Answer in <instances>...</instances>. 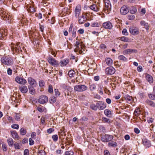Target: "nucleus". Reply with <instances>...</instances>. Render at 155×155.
Masks as SVG:
<instances>
[{
    "mask_svg": "<svg viewBox=\"0 0 155 155\" xmlns=\"http://www.w3.org/2000/svg\"><path fill=\"white\" fill-rule=\"evenodd\" d=\"M0 16L5 20H9L10 18L9 12H8L3 8H1L0 10Z\"/></svg>",
    "mask_w": 155,
    "mask_h": 155,
    "instance_id": "1",
    "label": "nucleus"
},
{
    "mask_svg": "<svg viewBox=\"0 0 155 155\" xmlns=\"http://www.w3.org/2000/svg\"><path fill=\"white\" fill-rule=\"evenodd\" d=\"M1 61L2 64L8 66L12 65L13 63V59L8 56L2 58Z\"/></svg>",
    "mask_w": 155,
    "mask_h": 155,
    "instance_id": "2",
    "label": "nucleus"
},
{
    "mask_svg": "<svg viewBox=\"0 0 155 155\" xmlns=\"http://www.w3.org/2000/svg\"><path fill=\"white\" fill-rule=\"evenodd\" d=\"M89 8L94 12H99L101 11V4L99 2H95L89 6Z\"/></svg>",
    "mask_w": 155,
    "mask_h": 155,
    "instance_id": "3",
    "label": "nucleus"
},
{
    "mask_svg": "<svg viewBox=\"0 0 155 155\" xmlns=\"http://www.w3.org/2000/svg\"><path fill=\"white\" fill-rule=\"evenodd\" d=\"M47 60L51 65L54 66L58 67L59 64L58 61L51 56H49Z\"/></svg>",
    "mask_w": 155,
    "mask_h": 155,
    "instance_id": "4",
    "label": "nucleus"
},
{
    "mask_svg": "<svg viewBox=\"0 0 155 155\" xmlns=\"http://www.w3.org/2000/svg\"><path fill=\"white\" fill-rule=\"evenodd\" d=\"M87 87L84 85H77L74 86V90L78 92L85 91L87 89Z\"/></svg>",
    "mask_w": 155,
    "mask_h": 155,
    "instance_id": "5",
    "label": "nucleus"
},
{
    "mask_svg": "<svg viewBox=\"0 0 155 155\" xmlns=\"http://www.w3.org/2000/svg\"><path fill=\"white\" fill-rule=\"evenodd\" d=\"M104 11L106 13H108L110 12L111 9V5L109 0H106L104 1Z\"/></svg>",
    "mask_w": 155,
    "mask_h": 155,
    "instance_id": "6",
    "label": "nucleus"
},
{
    "mask_svg": "<svg viewBox=\"0 0 155 155\" xmlns=\"http://www.w3.org/2000/svg\"><path fill=\"white\" fill-rule=\"evenodd\" d=\"M20 43L18 42L15 45L13 43H12L11 45V47L12 50L13 51H15L16 52L21 51H22V50L20 46L19 45Z\"/></svg>",
    "mask_w": 155,
    "mask_h": 155,
    "instance_id": "7",
    "label": "nucleus"
},
{
    "mask_svg": "<svg viewBox=\"0 0 155 155\" xmlns=\"http://www.w3.org/2000/svg\"><path fill=\"white\" fill-rule=\"evenodd\" d=\"M113 137L112 135L105 134L101 137V140L104 142H107L112 140Z\"/></svg>",
    "mask_w": 155,
    "mask_h": 155,
    "instance_id": "8",
    "label": "nucleus"
},
{
    "mask_svg": "<svg viewBox=\"0 0 155 155\" xmlns=\"http://www.w3.org/2000/svg\"><path fill=\"white\" fill-rule=\"evenodd\" d=\"M48 97L45 95H41L38 99V102L41 104H43L48 101Z\"/></svg>",
    "mask_w": 155,
    "mask_h": 155,
    "instance_id": "9",
    "label": "nucleus"
},
{
    "mask_svg": "<svg viewBox=\"0 0 155 155\" xmlns=\"http://www.w3.org/2000/svg\"><path fill=\"white\" fill-rule=\"evenodd\" d=\"M106 74L107 75L113 74L115 71V69L112 67H109L105 69Z\"/></svg>",
    "mask_w": 155,
    "mask_h": 155,
    "instance_id": "10",
    "label": "nucleus"
},
{
    "mask_svg": "<svg viewBox=\"0 0 155 155\" xmlns=\"http://www.w3.org/2000/svg\"><path fill=\"white\" fill-rule=\"evenodd\" d=\"M81 11V6L80 5H78L76 7L74 10V14L76 18H78L79 16Z\"/></svg>",
    "mask_w": 155,
    "mask_h": 155,
    "instance_id": "11",
    "label": "nucleus"
},
{
    "mask_svg": "<svg viewBox=\"0 0 155 155\" xmlns=\"http://www.w3.org/2000/svg\"><path fill=\"white\" fill-rule=\"evenodd\" d=\"M103 27L105 29H111L113 27L112 23L110 21H107L103 23Z\"/></svg>",
    "mask_w": 155,
    "mask_h": 155,
    "instance_id": "12",
    "label": "nucleus"
},
{
    "mask_svg": "<svg viewBox=\"0 0 155 155\" xmlns=\"http://www.w3.org/2000/svg\"><path fill=\"white\" fill-rule=\"evenodd\" d=\"M15 81L17 83L20 84H25L27 82L25 79L18 76L16 77Z\"/></svg>",
    "mask_w": 155,
    "mask_h": 155,
    "instance_id": "13",
    "label": "nucleus"
},
{
    "mask_svg": "<svg viewBox=\"0 0 155 155\" xmlns=\"http://www.w3.org/2000/svg\"><path fill=\"white\" fill-rule=\"evenodd\" d=\"M129 11V8L125 5L123 6L120 8V12L123 15L127 14Z\"/></svg>",
    "mask_w": 155,
    "mask_h": 155,
    "instance_id": "14",
    "label": "nucleus"
},
{
    "mask_svg": "<svg viewBox=\"0 0 155 155\" xmlns=\"http://www.w3.org/2000/svg\"><path fill=\"white\" fill-rule=\"evenodd\" d=\"M130 33L133 35H137L139 33V31L137 28L135 27H131L129 29Z\"/></svg>",
    "mask_w": 155,
    "mask_h": 155,
    "instance_id": "15",
    "label": "nucleus"
},
{
    "mask_svg": "<svg viewBox=\"0 0 155 155\" xmlns=\"http://www.w3.org/2000/svg\"><path fill=\"white\" fill-rule=\"evenodd\" d=\"M142 143L147 147H149L151 145L150 141L146 139H142Z\"/></svg>",
    "mask_w": 155,
    "mask_h": 155,
    "instance_id": "16",
    "label": "nucleus"
},
{
    "mask_svg": "<svg viewBox=\"0 0 155 155\" xmlns=\"http://www.w3.org/2000/svg\"><path fill=\"white\" fill-rule=\"evenodd\" d=\"M78 18V23L79 24H83L86 21V18L83 15H82L80 16H79Z\"/></svg>",
    "mask_w": 155,
    "mask_h": 155,
    "instance_id": "17",
    "label": "nucleus"
},
{
    "mask_svg": "<svg viewBox=\"0 0 155 155\" xmlns=\"http://www.w3.org/2000/svg\"><path fill=\"white\" fill-rule=\"evenodd\" d=\"M97 108L100 110H103L106 107V106L104 103L99 101L97 103Z\"/></svg>",
    "mask_w": 155,
    "mask_h": 155,
    "instance_id": "18",
    "label": "nucleus"
},
{
    "mask_svg": "<svg viewBox=\"0 0 155 155\" xmlns=\"http://www.w3.org/2000/svg\"><path fill=\"white\" fill-rule=\"evenodd\" d=\"M28 83L30 84V86H35L36 85L37 83L35 80L31 77H29L28 79Z\"/></svg>",
    "mask_w": 155,
    "mask_h": 155,
    "instance_id": "19",
    "label": "nucleus"
},
{
    "mask_svg": "<svg viewBox=\"0 0 155 155\" xmlns=\"http://www.w3.org/2000/svg\"><path fill=\"white\" fill-rule=\"evenodd\" d=\"M137 51L135 50L132 49H127L123 51V53L124 55L127 54H130L133 52H136Z\"/></svg>",
    "mask_w": 155,
    "mask_h": 155,
    "instance_id": "20",
    "label": "nucleus"
},
{
    "mask_svg": "<svg viewBox=\"0 0 155 155\" xmlns=\"http://www.w3.org/2000/svg\"><path fill=\"white\" fill-rule=\"evenodd\" d=\"M7 34L6 30L2 29H0V39L4 38V37Z\"/></svg>",
    "mask_w": 155,
    "mask_h": 155,
    "instance_id": "21",
    "label": "nucleus"
},
{
    "mask_svg": "<svg viewBox=\"0 0 155 155\" xmlns=\"http://www.w3.org/2000/svg\"><path fill=\"white\" fill-rule=\"evenodd\" d=\"M145 104L146 105L150 107H155V103L153 101L149 99H147L145 101Z\"/></svg>",
    "mask_w": 155,
    "mask_h": 155,
    "instance_id": "22",
    "label": "nucleus"
},
{
    "mask_svg": "<svg viewBox=\"0 0 155 155\" xmlns=\"http://www.w3.org/2000/svg\"><path fill=\"white\" fill-rule=\"evenodd\" d=\"M69 61L68 59H64L63 60H61L60 62V65L61 67H63L66 66L69 62Z\"/></svg>",
    "mask_w": 155,
    "mask_h": 155,
    "instance_id": "23",
    "label": "nucleus"
},
{
    "mask_svg": "<svg viewBox=\"0 0 155 155\" xmlns=\"http://www.w3.org/2000/svg\"><path fill=\"white\" fill-rule=\"evenodd\" d=\"M19 88L20 91L23 93H25L28 92V89L26 86H20Z\"/></svg>",
    "mask_w": 155,
    "mask_h": 155,
    "instance_id": "24",
    "label": "nucleus"
},
{
    "mask_svg": "<svg viewBox=\"0 0 155 155\" xmlns=\"http://www.w3.org/2000/svg\"><path fill=\"white\" fill-rule=\"evenodd\" d=\"M106 63L108 66H111L113 64V60L110 58H106L105 59Z\"/></svg>",
    "mask_w": 155,
    "mask_h": 155,
    "instance_id": "25",
    "label": "nucleus"
},
{
    "mask_svg": "<svg viewBox=\"0 0 155 155\" xmlns=\"http://www.w3.org/2000/svg\"><path fill=\"white\" fill-rule=\"evenodd\" d=\"M75 46L76 47V48L74 49V51L76 52V51L77 50H79L80 49V48H81V47H83V45L80 44V43L78 41L76 42L75 45Z\"/></svg>",
    "mask_w": 155,
    "mask_h": 155,
    "instance_id": "26",
    "label": "nucleus"
},
{
    "mask_svg": "<svg viewBox=\"0 0 155 155\" xmlns=\"http://www.w3.org/2000/svg\"><path fill=\"white\" fill-rule=\"evenodd\" d=\"M29 91V93L32 95H34L35 93V88L32 86H28Z\"/></svg>",
    "mask_w": 155,
    "mask_h": 155,
    "instance_id": "27",
    "label": "nucleus"
},
{
    "mask_svg": "<svg viewBox=\"0 0 155 155\" xmlns=\"http://www.w3.org/2000/svg\"><path fill=\"white\" fill-rule=\"evenodd\" d=\"M146 79L147 81L150 83H151L153 82V80L152 76L149 75L147 74L146 76Z\"/></svg>",
    "mask_w": 155,
    "mask_h": 155,
    "instance_id": "28",
    "label": "nucleus"
},
{
    "mask_svg": "<svg viewBox=\"0 0 155 155\" xmlns=\"http://www.w3.org/2000/svg\"><path fill=\"white\" fill-rule=\"evenodd\" d=\"M117 143L114 141H112L108 143V145L110 147H115L117 146Z\"/></svg>",
    "mask_w": 155,
    "mask_h": 155,
    "instance_id": "29",
    "label": "nucleus"
},
{
    "mask_svg": "<svg viewBox=\"0 0 155 155\" xmlns=\"http://www.w3.org/2000/svg\"><path fill=\"white\" fill-rule=\"evenodd\" d=\"M140 24L142 26H144V27L147 30L149 29V26L148 23L145 22L144 21H142L140 22Z\"/></svg>",
    "mask_w": 155,
    "mask_h": 155,
    "instance_id": "30",
    "label": "nucleus"
},
{
    "mask_svg": "<svg viewBox=\"0 0 155 155\" xmlns=\"http://www.w3.org/2000/svg\"><path fill=\"white\" fill-rule=\"evenodd\" d=\"M11 134L13 138L14 139H18L19 136L18 135L17 133L15 131H13L11 132Z\"/></svg>",
    "mask_w": 155,
    "mask_h": 155,
    "instance_id": "31",
    "label": "nucleus"
},
{
    "mask_svg": "<svg viewBox=\"0 0 155 155\" xmlns=\"http://www.w3.org/2000/svg\"><path fill=\"white\" fill-rule=\"evenodd\" d=\"M79 50H77L76 51V52L79 51V53L80 54H84L85 52V47L84 45H83V47L80 48Z\"/></svg>",
    "mask_w": 155,
    "mask_h": 155,
    "instance_id": "32",
    "label": "nucleus"
},
{
    "mask_svg": "<svg viewBox=\"0 0 155 155\" xmlns=\"http://www.w3.org/2000/svg\"><path fill=\"white\" fill-rule=\"evenodd\" d=\"M119 39L125 42H129V39L127 37L125 36H123L119 38Z\"/></svg>",
    "mask_w": 155,
    "mask_h": 155,
    "instance_id": "33",
    "label": "nucleus"
},
{
    "mask_svg": "<svg viewBox=\"0 0 155 155\" xmlns=\"http://www.w3.org/2000/svg\"><path fill=\"white\" fill-rule=\"evenodd\" d=\"M7 142L10 147H12L14 143L13 140L12 138H9L7 139Z\"/></svg>",
    "mask_w": 155,
    "mask_h": 155,
    "instance_id": "34",
    "label": "nucleus"
},
{
    "mask_svg": "<svg viewBox=\"0 0 155 155\" xmlns=\"http://www.w3.org/2000/svg\"><path fill=\"white\" fill-rule=\"evenodd\" d=\"M61 87L65 90L68 91L70 90L71 89V87L65 84H62L61 85Z\"/></svg>",
    "mask_w": 155,
    "mask_h": 155,
    "instance_id": "35",
    "label": "nucleus"
},
{
    "mask_svg": "<svg viewBox=\"0 0 155 155\" xmlns=\"http://www.w3.org/2000/svg\"><path fill=\"white\" fill-rule=\"evenodd\" d=\"M140 114V111L139 108H137L134 112V114L136 116H138Z\"/></svg>",
    "mask_w": 155,
    "mask_h": 155,
    "instance_id": "36",
    "label": "nucleus"
},
{
    "mask_svg": "<svg viewBox=\"0 0 155 155\" xmlns=\"http://www.w3.org/2000/svg\"><path fill=\"white\" fill-rule=\"evenodd\" d=\"M20 132L21 135H24L26 134L27 131L24 128H21L20 130Z\"/></svg>",
    "mask_w": 155,
    "mask_h": 155,
    "instance_id": "37",
    "label": "nucleus"
},
{
    "mask_svg": "<svg viewBox=\"0 0 155 155\" xmlns=\"http://www.w3.org/2000/svg\"><path fill=\"white\" fill-rule=\"evenodd\" d=\"M75 74V72L74 70H71L68 72V74L69 76L71 78L73 77L74 75Z\"/></svg>",
    "mask_w": 155,
    "mask_h": 155,
    "instance_id": "38",
    "label": "nucleus"
},
{
    "mask_svg": "<svg viewBox=\"0 0 155 155\" xmlns=\"http://www.w3.org/2000/svg\"><path fill=\"white\" fill-rule=\"evenodd\" d=\"M56 101V97L54 96H53L51 97L50 99V102L51 103L53 104L55 103Z\"/></svg>",
    "mask_w": 155,
    "mask_h": 155,
    "instance_id": "39",
    "label": "nucleus"
},
{
    "mask_svg": "<svg viewBox=\"0 0 155 155\" xmlns=\"http://www.w3.org/2000/svg\"><path fill=\"white\" fill-rule=\"evenodd\" d=\"M27 11L31 13H33L35 12V9L34 8L31 6H30L29 8L27 9Z\"/></svg>",
    "mask_w": 155,
    "mask_h": 155,
    "instance_id": "40",
    "label": "nucleus"
},
{
    "mask_svg": "<svg viewBox=\"0 0 155 155\" xmlns=\"http://www.w3.org/2000/svg\"><path fill=\"white\" fill-rule=\"evenodd\" d=\"M55 18L54 17H52L51 19H48L47 22L48 23H50L51 24H53L55 22Z\"/></svg>",
    "mask_w": 155,
    "mask_h": 155,
    "instance_id": "41",
    "label": "nucleus"
},
{
    "mask_svg": "<svg viewBox=\"0 0 155 155\" xmlns=\"http://www.w3.org/2000/svg\"><path fill=\"white\" fill-rule=\"evenodd\" d=\"M118 59L120 60H121L124 61H127V58L124 56L120 55L118 56Z\"/></svg>",
    "mask_w": 155,
    "mask_h": 155,
    "instance_id": "42",
    "label": "nucleus"
},
{
    "mask_svg": "<svg viewBox=\"0 0 155 155\" xmlns=\"http://www.w3.org/2000/svg\"><path fill=\"white\" fill-rule=\"evenodd\" d=\"M100 26V24L97 22L92 23L91 25L92 27H99Z\"/></svg>",
    "mask_w": 155,
    "mask_h": 155,
    "instance_id": "43",
    "label": "nucleus"
},
{
    "mask_svg": "<svg viewBox=\"0 0 155 155\" xmlns=\"http://www.w3.org/2000/svg\"><path fill=\"white\" fill-rule=\"evenodd\" d=\"M90 108L92 110H96L97 109V105L94 104H92L90 106Z\"/></svg>",
    "mask_w": 155,
    "mask_h": 155,
    "instance_id": "44",
    "label": "nucleus"
},
{
    "mask_svg": "<svg viewBox=\"0 0 155 155\" xmlns=\"http://www.w3.org/2000/svg\"><path fill=\"white\" fill-rule=\"evenodd\" d=\"M39 85L41 87L43 88L45 86V83L44 81L41 80L39 81Z\"/></svg>",
    "mask_w": 155,
    "mask_h": 155,
    "instance_id": "45",
    "label": "nucleus"
},
{
    "mask_svg": "<svg viewBox=\"0 0 155 155\" xmlns=\"http://www.w3.org/2000/svg\"><path fill=\"white\" fill-rule=\"evenodd\" d=\"M53 89L52 85L50 84L49 85L48 88V91L50 93H53Z\"/></svg>",
    "mask_w": 155,
    "mask_h": 155,
    "instance_id": "46",
    "label": "nucleus"
},
{
    "mask_svg": "<svg viewBox=\"0 0 155 155\" xmlns=\"http://www.w3.org/2000/svg\"><path fill=\"white\" fill-rule=\"evenodd\" d=\"M149 98L152 100H155V94L153 93L150 94H148Z\"/></svg>",
    "mask_w": 155,
    "mask_h": 155,
    "instance_id": "47",
    "label": "nucleus"
},
{
    "mask_svg": "<svg viewBox=\"0 0 155 155\" xmlns=\"http://www.w3.org/2000/svg\"><path fill=\"white\" fill-rule=\"evenodd\" d=\"M104 114L106 115L109 116L111 114V111L108 109H106L104 110Z\"/></svg>",
    "mask_w": 155,
    "mask_h": 155,
    "instance_id": "48",
    "label": "nucleus"
},
{
    "mask_svg": "<svg viewBox=\"0 0 155 155\" xmlns=\"http://www.w3.org/2000/svg\"><path fill=\"white\" fill-rule=\"evenodd\" d=\"M52 138L54 142H56L58 140V136L56 134L53 135L52 137Z\"/></svg>",
    "mask_w": 155,
    "mask_h": 155,
    "instance_id": "49",
    "label": "nucleus"
},
{
    "mask_svg": "<svg viewBox=\"0 0 155 155\" xmlns=\"http://www.w3.org/2000/svg\"><path fill=\"white\" fill-rule=\"evenodd\" d=\"M76 28H74L72 32V37H73L75 38L76 37Z\"/></svg>",
    "mask_w": 155,
    "mask_h": 155,
    "instance_id": "50",
    "label": "nucleus"
},
{
    "mask_svg": "<svg viewBox=\"0 0 155 155\" xmlns=\"http://www.w3.org/2000/svg\"><path fill=\"white\" fill-rule=\"evenodd\" d=\"M102 120L104 122V123H110V120L109 119H108L107 118L105 117H102Z\"/></svg>",
    "mask_w": 155,
    "mask_h": 155,
    "instance_id": "51",
    "label": "nucleus"
},
{
    "mask_svg": "<svg viewBox=\"0 0 155 155\" xmlns=\"http://www.w3.org/2000/svg\"><path fill=\"white\" fill-rule=\"evenodd\" d=\"M137 9L134 7H132V9L130 10V12L132 14H135L137 12Z\"/></svg>",
    "mask_w": 155,
    "mask_h": 155,
    "instance_id": "52",
    "label": "nucleus"
},
{
    "mask_svg": "<svg viewBox=\"0 0 155 155\" xmlns=\"http://www.w3.org/2000/svg\"><path fill=\"white\" fill-rule=\"evenodd\" d=\"M96 86L94 84H91L90 85L89 88L91 91H93L96 89Z\"/></svg>",
    "mask_w": 155,
    "mask_h": 155,
    "instance_id": "53",
    "label": "nucleus"
},
{
    "mask_svg": "<svg viewBox=\"0 0 155 155\" xmlns=\"http://www.w3.org/2000/svg\"><path fill=\"white\" fill-rule=\"evenodd\" d=\"M125 98L126 100L129 101L132 100L133 99V98L131 96H130L128 95H126Z\"/></svg>",
    "mask_w": 155,
    "mask_h": 155,
    "instance_id": "54",
    "label": "nucleus"
},
{
    "mask_svg": "<svg viewBox=\"0 0 155 155\" xmlns=\"http://www.w3.org/2000/svg\"><path fill=\"white\" fill-rule=\"evenodd\" d=\"M11 127L12 128L18 129L19 128V126L18 124H14L12 125Z\"/></svg>",
    "mask_w": 155,
    "mask_h": 155,
    "instance_id": "55",
    "label": "nucleus"
},
{
    "mask_svg": "<svg viewBox=\"0 0 155 155\" xmlns=\"http://www.w3.org/2000/svg\"><path fill=\"white\" fill-rule=\"evenodd\" d=\"M45 151L43 150H39L38 152V155H45Z\"/></svg>",
    "mask_w": 155,
    "mask_h": 155,
    "instance_id": "56",
    "label": "nucleus"
},
{
    "mask_svg": "<svg viewBox=\"0 0 155 155\" xmlns=\"http://www.w3.org/2000/svg\"><path fill=\"white\" fill-rule=\"evenodd\" d=\"M14 146L15 149H19L21 148V147L18 143H15Z\"/></svg>",
    "mask_w": 155,
    "mask_h": 155,
    "instance_id": "57",
    "label": "nucleus"
},
{
    "mask_svg": "<svg viewBox=\"0 0 155 155\" xmlns=\"http://www.w3.org/2000/svg\"><path fill=\"white\" fill-rule=\"evenodd\" d=\"M128 19L130 20H133L135 18V16L133 14L128 15Z\"/></svg>",
    "mask_w": 155,
    "mask_h": 155,
    "instance_id": "58",
    "label": "nucleus"
},
{
    "mask_svg": "<svg viewBox=\"0 0 155 155\" xmlns=\"http://www.w3.org/2000/svg\"><path fill=\"white\" fill-rule=\"evenodd\" d=\"M99 48L102 49L104 50L107 48V46L104 44H101L100 45Z\"/></svg>",
    "mask_w": 155,
    "mask_h": 155,
    "instance_id": "59",
    "label": "nucleus"
},
{
    "mask_svg": "<svg viewBox=\"0 0 155 155\" xmlns=\"http://www.w3.org/2000/svg\"><path fill=\"white\" fill-rule=\"evenodd\" d=\"M54 93L56 96L58 97L60 95V93L58 89L54 90Z\"/></svg>",
    "mask_w": 155,
    "mask_h": 155,
    "instance_id": "60",
    "label": "nucleus"
},
{
    "mask_svg": "<svg viewBox=\"0 0 155 155\" xmlns=\"http://www.w3.org/2000/svg\"><path fill=\"white\" fill-rule=\"evenodd\" d=\"M2 147L3 151H6L7 150V146L6 144H2Z\"/></svg>",
    "mask_w": 155,
    "mask_h": 155,
    "instance_id": "61",
    "label": "nucleus"
},
{
    "mask_svg": "<svg viewBox=\"0 0 155 155\" xmlns=\"http://www.w3.org/2000/svg\"><path fill=\"white\" fill-rule=\"evenodd\" d=\"M65 153L66 155H73L74 153L73 151H66L65 152Z\"/></svg>",
    "mask_w": 155,
    "mask_h": 155,
    "instance_id": "62",
    "label": "nucleus"
},
{
    "mask_svg": "<svg viewBox=\"0 0 155 155\" xmlns=\"http://www.w3.org/2000/svg\"><path fill=\"white\" fill-rule=\"evenodd\" d=\"M122 33L123 35H128V32H127V29L126 28H124L123 30Z\"/></svg>",
    "mask_w": 155,
    "mask_h": 155,
    "instance_id": "63",
    "label": "nucleus"
},
{
    "mask_svg": "<svg viewBox=\"0 0 155 155\" xmlns=\"http://www.w3.org/2000/svg\"><path fill=\"white\" fill-rule=\"evenodd\" d=\"M35 16L37 17L39 19H41L42 18V14L41 13H36Z\"/></svg>",
    "mask_w": 155,
    "mask_h": 155,
    "instance_id": "64",
    "label": "nucleus"
}]
</instances>
